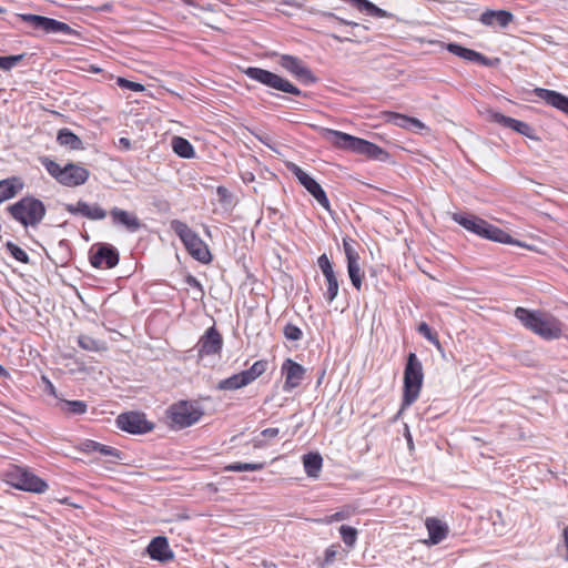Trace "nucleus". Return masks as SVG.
I'll return each mask as SVG.
<instances>
[{
    "label": "nucleus",
    "instance_id": "nucleus-36",
    "mask_svg": "<svg viewBox=\"0 0 568 568\" xmlns=\"http://www.w3.org/2000/svg\"><path fill=\"white\" fill-rule=\"evenodd\" d=\"M266 466L265 463H240V462H236V463H232V464H229L224 467V470L225 471H234V473H239V471H256V470H262L264 469Z\"/></svg>",
    "mask_w": 568,
    "mask_h": 568
},
{
    "label": "nucleus",
    "instance_id": "nucleus-48",
    "mask_svg": "<svg viewBox=\"0 0 568 568\" xmlns=\"http://www.w3.org/2000/svg\"><path fill=\"white\" fill-rule=\"evenodd\" d=\"M216 194L221 203H230L232 200V193L225 186H217Z\"/></svg>",
    "mask_w": 568,
    "mask_h": 568
},
{
    "label": "nucleus",
    "instance_id": "nucleus-51",
    "mask_svg": "<svg viewBox=\"0 0 568 568\" xmlns=\"http://www.w3.org/2000/svg\"><path fill=\"white\" fill-rule=\"evenodd\" d=\"M280 434V429L276 427L265 428L261 432V435L266 438H274Z\"/></svg>",
    "mask_w": 568,
    "mask_h": 568
},
{
    "label": "nucleus",
    "instance_id": "nucleus-49",
    "mask_svg": "<svg viewBox=\"0 0 568 568\" xmlns=\"http://www.w3.org/2000/svg\"><path fill=\"white\" fill-rule=\"evenodd\" d=\"M324 16L326 18H328V19H334V20H336L339 23L345 24V26H352L353 28H358L359 27V24L357 22H353V21H348V20L342 19V18L337 17L333 12H325Z\"/></svg>",
    "mask_w": 568,
    "mask_h": 568
},
{
    "label": "nucleus",
    "instance_id": "nucleus-19",
    "mask_svg": "<svg viewBox=\"0 0 568 568\" xmlns=\"http://www.w3.org/2000/svg\"><path fill=\"white\" fill-rule=\"evenodd\" d=\"M145 554L152 559L160 562H166L174 559V552L170 548L169 539L165 536H156L152 538L145 548Z\"/></svg>",
    "mask_w": 568,
    "mask_h": 568
},
{
    "label": "nucleus",
    "instance_id": "nucleus-60",
    "mask_svg": "<svg viewBox=\"0 0 568 568\" xmlns=\"http://www.w3.org/2000/svg\"><path fill=\"white\" fill-rule=\"evenodd\" d=\"M404 409H405V408H402V407H400V410L398 412V414H397V415H395V418H398V415H399V414L402 413V410H404Z\"/></svg>",
    "mask_w": 568,
    "mask_h": 568
},
{
    "label": "nucleus",
    "instance_id": "nucleus-31",
    "mask_svg": "<svg viewBox=\"0 0 568 568\" xmlns=\"http://www.w3.org/2000/svg\"><path fill=\"white\" fill-rule=\"evenodd\" d=\"M57 141L60 145L67 146L71 150L83 149L82 140L68 128H63L58 131Z\"/></svg>",
    "mask_w": 568,
    "mask_h": 568
},
{
    "label": "nucleus",
    "instance_id": "nucleus-50",
    "mask_svg": "<svg viewBox=\"0 0 568 568\" xmlns=\"http://www.w3.org/2000/svg\"><path fill=\"white\" fill-rule=\"evenodd\" d=\"M255 138L261 142L263 143L265 146L270 148V149H273L272 146V138L266 134V133H256L255 134Z\"/></svg>",
    "mask_w": 568,
    "mask_h": 568
},
{
    "label": "nucleus",
    "instance_id": "nucleus-29",
    "mask_svg": "<svg viewBox=\"0 0 568 568\" xmlns=\"http://www.w3.org/2000/svg\"><path fill=\"white\" fill-rule=\"evenodd\" d=\"M80 450L83 453H94L98 452L105 456H111L115 459H122L123 453L114 447L103 445L92 439H85L80 444Z\"/></svg>",
    "mask_w": 568,
    "mask_h": 568
},
{
    "label": "nucleus",
    "instance_id": "nucleus-55",
    "mask_svg": "<svg viewBox=\"0 0 568 568\" xmlns=\"http://www.w3.org/2000/svg\"><path fill=\"white\" fill-rule=\"evenodd\" d=\"M332 520H342L345 518L344 514L343 513H335L334 515H332Z\"/></svg>",
    "mask_w": 568,
    "mask_h": 568
},
{
    "label": "nucleus",
    "instance_id": "nucleus-56",
    "mask_svg": "<svg viewBox=\"0 0 568 568\" xmlns=\"http://www.w3.org/2000/svg\"><path fill=\"white\" fill-rule=\"evenodd\" d=\"M332 38L337 40L338 42L351 41V38H348V37L342 38V37L336 36V34H332Z\"/></svg>",
    "mask_w": 568,
    "mask_h": 568
},
{
    "label": "nucleus",
    "instance_id": "nucleus-40",
    "mask_svg": "<svg viewBox=\"0 0 568 568\" xmlns=\"http://www.w3.org/2000/svg\"><path fill=\"white\" fill-rule=\"evenodd\" d=\"M417 332L423 335L429 343H432L437 349L442 348L437 333L434 332L426 322H422L418 325Z\"/></svg>",
    "mask_w": 568,
    "mask_h": 568
},
{
    "label": "nucleus",
    "instance_id": "nucleus-13",
    "mask_svg": "<svg viewBox=\"0 0 568 568\" xmlns=\"http://www.w3.org/2000/svg\"><path fill=\"white\" fill-rule=\"evenodd\" d=\"M115 424L121 430L133 435L146 434L154 428V424L141 412L122 413L116 417Z\"/></svg>",
    "mask_w": 568,
    "mask_h": 568
},
{
    "label": "nucleus",
    "instance_id": "nucleus-4",
    "mask_svg": "<svg viewBox=\"0 0 568 568\" xmlns=\"http://www.w3.org/2000/svg\"><path fill=\"white\" fill-rule=\"evenodd\" d=\"M7 212L14 221L27 229L37 227L42 222L47 214V207L41 200L27 195L9 205Z\"/></svg>",
    "mask_w": 568,
    "mask_h": 568
},
{
    "label": "nucleus",
    "instance_id": "nucleus-34",
    "mask_svg": "<svg viewBox=\"0 0 568 568\" xmlns=\"http://www.w3.org/2000/svg\"><path fill=\"white\" fill-rule=\"evenodd\" d=\"M172 149L176 155L183 159H193L195 151L189 140L182 136H174L172 139Z\"/></svg>",
    "mask_w": 568,
    "mask_h": 568
},
{
    "label": "nucleus",
    "instance_id": "nucleus-45",
    "mask_svg": "<svg viewBox=\"0 0 568 568\" xmlns=\"http://www.w3.org/2000/svg\"><path fill=\"white\" fill-rule=\"evenodd\" d=\"M283 335L288 341L297 342L302 339L303 332L298 326L294 325L293 323H287L283 328Z\"/></svg>",
    "mask_w": 568,
    "mask_h": 568
},
{
    "label": "nucleus",
    "instance_id": "nucleus-32",
    "mask_svg": "<svg viewBox=\"0 0 568 568\" xmlns=\"http://www.w3.org/2000/svg\"><path fill=\"white\" fill-rule=\"evenodd\" d=\"M303 466L308 477H317L323 466V458L320 453H307L303 455Z\"/></svg>",
    "mask_w": 568,
    "mask_h": 568
},
{
    "label": "nucleus",
    "instance_id": "nucleus-61",
    "mask_svg": "<svg viewBox=\"0 0 568 568\" xmlns=\"http://www.w3.org/2000/svg\"><path fill=\"white\" fill-rule=\"evenodd\" d=\"M184 2H185L186 4H192V2H190V1H187V0H184Z\"/></svg>",
    "mask_w": 568,
    "mask_h": 568
},
{
    "label": "nucleus",
    "instance_id": "nucleus-1",
    "mask_svg": "<svg viewBox=\"0 0 568 568\" xmlns=\"http://www.w3.org/2000/svg\"><path fill=\"white\" fill-rule=\"evenodd\" d=\"M452 220L459 224L460 226H463L468 232L485 240H489L501 244H510L520 247H526V245L523 242L511 237L506 231L499 229L494 224H490L486 220L475 214L456 212L453 213Z\"/></svg>",
    "mask_w": 568,
    "mask_h": 568
},
{
    "label": "nucleus",
    "instance_id": "nucleus-11",
    "mask_svg": "<svg viewBox=\"0 0 568 568\" xmlns=\"http://www.w3.org/2000/svg\"><path fill=\"white\" fill-rule=\"evenodd\" d=\"M19 18L21 21L29 23L34 30L42 31L44 34L62 33L69 37L78 36V32L68 23L53 18L32 13H22L19 14Z\"/></svg>",
    "mask_w": 568,
    "mask_h": 568
},
{
    "label": "nucleus",
    "instance_id": "nucleus-16",
    "mask_svg": "<svg viewBox=\"0 0 568 568\" xmlns=\"http://www.w3.org/2000/svg\"><path fill=\"white\" fill-rule=\"evenodd\" d=\"M343 248L347 261V272L351 283L357 291H361L364 273L359 265V254L348 239H343Z\"/></svg>",
    "mask_w": 568,
    "mask_h": 568
},
{
    "label": "nucleus",
    "instance_id": "nucleus-8",
    "mask_svg": "<svg viewBox=\"0 0 568 568\" xmlns=\"http://www.w3.org/2000/svg\"><path fill=\"white\" fill-rule=\"evenodd\" d=\"M243 72L248 79L256 81L274 91L288 93L295 97H307L306 92H303L291 81L272 71L257 67H248Z\"/></svg>",
    "mask_w": 568,
    "mask_h": 568
},
{
    "label": "nucleus",
    "instance_id": "nucleus-26",
    "mask_svg": "<svg viewBox=\"0 0 568 568\" xmlns=\"http://www.w3.org/2000/svg\"><path fill=\"white\" fill-rule=\"evenodd\" d=\"M514 20V14L507 10H486L480 14L479 21L489 27L506 28Z\"/></svg>",
    "mask_w": 568,
    "mask_h": 568
},
{
    "label": "nucleus",
    "instance_id": "nucleus-28",
    "mask_svg": "<svg viewBox=\"0 0 568 568\" xmlns=\"http://www.w3.org/2000/svg\"><path fill=\"white\" fill-rule=\"evenodd\" d=\"M425 526L428 530L429 542L432 545L442 542L449 531L447 524L435 517L427 518Z\"/></svg>",
    "mask_w": 568,
    "mask_h": 568
},
{
    "label": "nucleus",
    "instance_id": "nucleus-3",
    "mask_svg": "<svg viewBox=\"0 0 568 568\" xmlns=\"http://www.w3.org/2000/svg\"><path fill=\"white\" fill-rule=\"evenodd\" d=\"M515 316L527 329L545 339H557L561 336L560 322L551 316L520 306L515 310Z\"/></svg>",
    "mask_w": 568,
    "mask_h": 568
},
{
    "label": "nucleus",
    "instance_id": "nucleus-42",
    "mask_svg": "<svg viewBox=\"0 0 568 568\" xmlns=\"http://www.w3.org/2000/svg\"><path fill=\"white\" fill-rule=\"evenodd\" d=\"M339 534L344 541V544L348 547H353L357 540V530L356 528L347 525H342L339 527Z\"/></svg>",
    "mask_w": 568,
    "mask_h": 568
},
{
    "label": "nucleus",
    "instance_id": "nucleus-39",
    "mask_svg": "<svg viewBox=\"0 0 568 568\" xmlns=\"http://www.w3.org/2000/svg\"><path fill=\"white\" fill-rule=\"evenodd\" d=\"M58 261L55 264H60L61 266L65 265L72 256L71 244L68 240L63 239L58 242Z\"/></svg>",
    "mask_w": 568,
    "mask_h": 568
},
{
    "label": "nucleus",
    "instance_id": "nucleus-27",
    "mask_svg": "<svg viewBox=\"0 0 568 568\" xmlns=\"http://www.w3.org/2000/svg\"><path fill=\"white\" fill-rule=\"evenodd\" d=\"M24 187V183L19 176H10L0 180V204L13 199Z\"/></svg>",
    "mask_w": 568,
    "mask_h": 568
},
{
    "label": "nucleus",
    "instance_id": "nucleus-6",
    "mask_svg": "<svg viewBox=\"0 0 568 568\" xmlns=\"http://www.w3.org/2000/svg\"><path fill=\"white\" fill-rule=\"evenodd\" d=\"M171 230L182 241L187 253L202 264L212 262V254L207 244L185 222L172 220Z\"/></svg>",
    "mask_w": 568,
    "mask_h": 568
},
{
    "label": "nucleus",
    "instance_id": "nucleus-2",
    "mask_svg": "<svg viewBox=\"0 0 568 568\" xmlns=\"http://www.w3.org/2000/svg\"><path fill=\"white\" fill-rule=\"evenodd\" d=\"M325 136L336 148L366 155L372 160L386 161L389 158L388 152L375 143L342 131L327 129Z\"/></svg>",
    "mask_w": 568,
    "mask_h": 568
},
{
    "label": "nucleus",
    "instance_id": "nucleus-7",
    "mask_svg": "<svg viewBox=\"0 0 568 568\" xmlns=\"http://www.w3.org/2000/svg\"><path fill=\"white\" fill-rule=\"evenodd\" d=\"M424 381L422 362L415 353H409L404 368L402 408L409 407L419 396Z\"/></svg>",
    "mask_w": 568,
    "mask_h": 568
},
{
    "label": "nucleus",
    "instance_id": "nucleus-5",
    "mask_svg": "<svg viewBox=\"0 0 568 568\" xmlns=\"http://www.w3.org/2000/svg\"><path fill=\"white\" fill-rule=\"evenodd\" d=\"M39 161L47 172L63 186L77 187L83 185L89 180V170L80 164L70 162L61 166L48 156H41Z\"/></svg>",
    "mask_w": 568,
    "mask_h": 568
},
{
    "label": "nucleus",
    "instance_id": "nucleus-15",
    "mask_svg": "<svg viewBox=\"0 0 568 568\" xmlns=\"http://www.w3.org/2000/svg\"><path fill=\"white\" fill-rule=\"evenodd\" d=\"M278 64L303 84H313L317 81V78L313 74L311 69L295 55L281 54Z\"/></svg>",
    "mask_w": 568,
    "mask_h": 568
},
{
    "label": "nucleus",
    "instance_id": "nucleus-35",
    "mask_svg": "<svg viewBox=\"0 0 568 568\" xmlns=\"http://www.w3.org/2000/svg\"><path fill=\"white\" fill-rule=\"evenodd\" d=\"M388 121L393 124L403 128V129H423L425 128L424 123L418 119L410 118L400 113H389Z\"/></svg>",
    "mask_w": 568,
    "mask_h": 568
},
{
    "label": "nucleus",
    "instance_id": "nucleus-57",
    "mask_svg": "<svg viewBox=\"0 0 568 568\" xmlns=\"http://www.w3.org/2000/svg\"><path fill=\"white\" fill-rule=\"evenodd\" d=\"M8 372L7 369L0 364V376H7Z\"/></svg>",
    "mask_w": 568,
    "mask_h": 568
},
{
    "label": "nucleus",
    "instance_id": "nucleus-54",
    "mask_svg": "<svg viewBox=\"0 0 568 568\" xmlns=\"http://www.w3.org/2000/svg\"><path fill=\"white\" fill-rule=\"evenodd\" d=\"M564 540L566 546L565 559L568 560V526L564 529Z\"/></svg>",
    "mask_w": 568,
    "mask_h": 568
},
{
    "label": "nucleus",
    "instance_id": "nucleus-21",
    "mask_svg": "<svg viewBox=\"0 0 568 568\" xmlns=\"http://www.w3.org/2000/svg\"><path fill=\"white\" fill-rule=\"evenodd\" d=\"M491 119L494 122L505 128H509L530 140H539V138L536 135V130L527 122L507 116L499 112H494L491 114Z\"/></svg>",
    "mask_w": 568,
    "mask_h": 568
},
{
    "label": "nucleus",
    "instance_id": "nucleus-47",
    "mask_svg": "<svg viewBox=\"0 0 568 568\" xmlns=\"http://www.w3.org/2000/svg\"><path fill=\"white\" fill-rule=\"evenodd\" d=\"M339 545H332L324 551V559L322 566L331 565L335 561V558L338 554Z\"/></svg>",
    "mask_w": 568,
    "mask_h": 568
},
{
    "label": "nucleus",
    "instance_id": "nucleus-44",
    "mask_svg": "<svg viewBox=\"0 0 568 568\" xmlns=\"http://www.w3.org/2000/svg\"><path fill=\"white\" fill-rule=\"evenodd\" d=\"M24 54L17 55H0V69L4 71H10L14 68L20 61H22Z\"/></svg>",
    "mask_w": 568,
    "mask_h": 568
},
{
    "label": "nucleus",
    "instance_id": "nucleus-59",
    "mask_svg": "<svg viewBox=\"0 0 568 568\" xmlns=\"http://www.w3.org/2000/svg\"><path fill=\"white\" fill-rule=\"evenodd\" d=\"M262 445H263V444H262L261 442H256V443L254 444V447H261Z\"/></svg>",
    "mask_w": 568,
    "mask_h": 568
},
{
    "label": "nucleus",
    "instance_id": "nucleus-14",
    "mask_svg": "<svg viewBox=\"0 0 568 568\" xmlns=\"http://www.w3.org/2000/svg\"><path fill=\"white\" fill-rule=\"evenodd\" d=\"M89 260L95 268H113L120 260L119 251L109 243H97L89 252Z\"/></svg>",
    "mask_w": 568,
    "mask_h": 568
},
{
    "label": "nucleus",
    "instance_id": "nucleus-17",
    "mask_svg": "<svg viewBox=\"0 0 568 568\" xmlns=\"http://www.w3.org/2000/svg\"><path fill=\"white\" fill-rule=\"evenodd\" d=\"M223 346L222 335L213 325L200 337L196 348L200 357L219 354Z\"/></svg>",
    "mask_w": 568,
    "mask_h": 568
},
{
    "label": "nucleus",
    "instance_id": "nucleus-38",
    "mask_svg": "<svg viewBox=\"0 0 568 568\" xmlns=\"http://www.w3.org/2000/svg\"><path fill=\"white\" fill-rule=\"evenodd\" d=\"M78 345L89 352H100L104 349V343L101 341H98L89 335H80L78 337Z\"/></svg>",
    "mask_w": 568,
    "mask_h": 568
},
{
    "label": "nucleus",
    "instance_id": "nucleus-9",
    "mask_svg": "<svg viewBox=\"0 0 568 568\" xmlns=\"http://www.w3.org/2000/svg\"><path fill=\"white\" fill-rule=\"evenodd\" d=\"M203 409L189 400H180L172 404L166 415L171 422V426L175 429H183L197 423L203 416Z\"/></svg>",
    "mask_w": 568,
    "mask_h": 568
},
{
    "label": "nucleus",
    "instance_id": "nucleus-37",
    "mask_svg": "<svg viewBox=\"0 0 568 568\" xmlns=\"http://www.w3.org/2000/svg\"><path fill=\"white\" fill-rule=\"evenodd\" d=\"M268 366V362L266 359L256 361L248 369L243 371L247 382L251 384L261 375H263Z\"/></svg>",
    "mask_w": 568,
    "mask_h": 568
},
{
    "label": "nucleus",
    "instance_id": "nucleus-58",
    "mask_svg": "<svg viewBox=\"0 0 568 568\" xmlns=\"http://www.w3.org/2000/svg\"><path fill=\"white\" fill-rule=\"evenodd\" d=\"M406 438H407L408 445H412L413 444V439H412V435H410V433L408 430H407V434H406Z\"/></svg>",
    "mask_w": 568,
    "mask_h": 568
},
{
    "label": "nucleus",
    "instance_id": "nucleus-46",
    "mask_svg": "<svg viewBox=\"0 0 568 568\" xmlns=\"http://www.w3.org/2000/svg\"><path fill=\"white\" fill-rule=\"evenodd\" d=\"M116 84L122 89H128L134 92H142L145 90L144 85L139 82L130 81L125 78H118Z\"/></svg>",
    "mask_w": 568,
    "mask_h": 568
},
{
    "label": "nucleus",
    "instance_id": "nucleus-30",
    "mask_svg": "<svg viewBox=\"0 0 568 568\" xmlns=\"http://www.w3.org/2000/svg\"><path fill=\"white\" fill-rule=\"evenodd\" d=\"M57 407L67 416H80L85 414L88 410V404L84 400L59 398Z\"/></svg>",
    "mask_w": 568,
    "mask_h": 568
},
{
    "label": "nucleus",
    "instance_id": "nucleus-20",
    "mask_svg": "<svg viewBox=\"0 0 568 568\" xmlns=\"http://www.w3.org/2000/svg\"><path fill=\"white\" fill-rule=\"evenodd\" d=\"M64 210L72 215H81L92 221H100L106 216V211L98 203L89 204L82 200L78 201L75 204H64Z\"/></svg>",
    "mask_w": 568,
    "mask_h": 568
},
{
    "label": "nucleus",
    "instance_id": "nucleus-24",
    "mask_svg": "<svg viewBox=\"0 0 568 568\" xmlns=\"http://www.w3.org/2000/svg\"><path fill=\"white\" fill-rule=\"evenodd\" d=\"M534 93L537 98L544 100L547 104L560 110L565 114L568 115V97L564 95L560 92L544 89V88H536L534 90Z\"/></svg>",
    "mask_w": 568,
    "mask_h": 568
},
{
    "label": "nucleus",
    "instance_id": "nucleus-53",
    "mask_svg": "<svg viewBox=\"0 0 568 568\" xmlns=\"http://www.w3.org/2000/svg\"><path fill=\"white\" fill-rule=\"evenodd\" d=\"M118 145H119L120 149H122L124 151L131 150V146H132L130 139L124 138V136L119 139Z\"/></svg>",
    "mask_w": 568,
    "mask_h": 568
},
{
    "label": "nucleus",
    "instance_id": "nucleus-43",
    "mask_svg": "<svg viewBox=\"0 0 568 568\" xmlns=\"http://www.w3.org/2000/svg\"><path fill=\"white\" fill-rule=\"evenodd\" d=\"M184 282L194 290L193 300L199 301L204 297L205 292L203 285L194 275L187 274L184 278Z\"/></svg>",
    "mask_w": 568,
    "mask_h": 568
},
{
    "label": "nucleus",
    "instance_id": "nucleus-22",
    "mask_svg": "<svg viewBox=\"0 0 568 568\" xmlns=\"http://www.w3.org/2000/svg\"><path fill=\"white\" fill-rule=\"evenodd\" d=\"M281 371L285 376L284 390H291L300 386L305 376V368L292 358L284 361Z\"/></svg>",
    "mask_w": 568,
    "mask_h": 568
},
{
    "label": "nucleus",
    "instance_id": "nucleus-41",
    "mask_svg": "<svg viewBox=\"0 0 568 568\" xmlns=\"http://www.w3.org/2000/svg\"><path fill=\"white\" fill-rule=\"evenodd\" d=\"M6 251L17 261L28 264L30 262V257L24 250L14 244L13 242L8 241L4 245Z\"/></svg>",
    "mask_w": 568,
    "mask_h": 568
},
{
    "label": "nucleus",
    "instance_id": "nucleus-23",
    "mask_svg": "<svg viewBox=\"0 0 568 568\" xmlns=\"http://www.w3.org/2000/svg\"><path fill=\"white\" fill-rule=\"evenodd\" d=\"M110 216L114 225L124 226L131 233L138 232L143 226L142 222L134 213L116 206L111 209Z\"/></svg>",
    "mask_w": 568,
    "mask_h": 568
},
{
    "label": "nucleus",
    "instance_id": "nucleus-18",
    "mask_svg": "<svg viewBox=\"0 0 568 568\" xmlns=\"http://www.w3.org/2000/svg\"><path fill=\"white\" fill-rule=\"evenodd\" d=\"M317 265L321 268L327 283V291L324 294V297L328 303H332L338 294L337 276L334 272L333 265L328 256L325 253L318 256Z\"/></svg>",
    "mask_w": 568,
    "mask_h": 568
},
{
    "label": "nucleus",
    "instance_id": "nucleus-62",
    "mask_svg": "<svg viewBox=\"0 0 568 568\" xmlns=\"http://www.w3.org/2000/svg\"><path fill=\"white\" fill-rule=\"evenodd\" d=\"M4 12V9L0 7V13Z\"/></svg>",
    "mask_w": 568,
    "mask_h": 568
},
{
    "label": "nucleus",
    "instance_id": "nucleus-25",
    "mask_svg": "<svg viewBox=\"0 0 568 568\" xmlns=\"http://www.w3.org/2000/svg\"><path fill=\"white\" fill-rule=\"evenodd\" d=\"M446 49L449 53L455 54L466 61L475 62L486 67L490 65V61L487 57L473 49L465 48L459 43L450 42L447 44Z\"/></svg>",
    "mask_w": 568,
    "mask_h": 568
},
{
    "label": "nucleus",
    "instance_id": "nucleus-10",
    "mask_svg": "<svg viewBox=\"0 0 568 568\" xmlns=\"http://www.w3.org/2000/svg\"><path fill=\"white\" fill-rule=\"evenodd\" d=\"M7 478L19 490L42 494L48 489V484L27 467L14 466L7 473Z\"/></svg>",
    "mask_w": 568,
    "mask_h": 568
},
{
    "label": "nucleus",
    "instance_id": "nucleus-12",
    "mask_svg": "<svg viewBox=\"0 0 568 568\" xmlns=\"http://www.w3.org/2000/svg\"><path fill=\"white\" fill-rule=\"evenodd\" d=\"M286 168L324 210L327 212L332 211L326 192L316 180H314L311 175H308L293 162H288Z\"/></svg>",
    "mask_w": 568,
    "mask_h": 568
},
{
    "label": "nucleus",
    "instance_id": "nucleus-52",
    "mask_svg": "<svg viewBox=\"0 0 568 568\" xmlns=\"http://www.w3.org/2000/svg\"><path fill=\"white\" fill-rule=\"evenodd\" d=\"M44 382H45V390L48 392V394L54 396L55 398L59 399L58 397V394H57V389L54 387V385L51 383V381H49L48 378L43 377Z\"/></svg>",
    "mask_w": 568,
    "mask_h": 568
},
{
    "label": "nucleus",
    "instance_id": "nucleus-33",
    "mask_svg": "<svg viewBox=\"0 0 568 568\" xmlns=\"http://www.w3.org/2000/svg\"><path fill=\"white\" fill-rule=\"evenodd\" d=\"M248 384L250 383L247 382V379L242 371L237 374H233L232 376H230L227 378L221 379L216 385V389H219V390H236V389L247 386Z\"/></svg>",
    "mask_w": 568,
    "mask_h": 568
}]
</instances>
